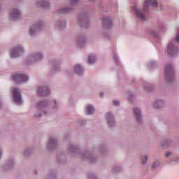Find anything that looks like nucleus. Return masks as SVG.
I'll list each match as a JSON object with an SVG mask.
<instances>
[{
  "instance_id": "obj_1",
  "label": "nucleus",
  "mask_w": 179,
  "mask_h": 179,
  "mask_svg": "<svg viewBox=\"0 0 179 179\" xmlns=\"http://www.w3.org/2000/svg\"><path fill=\"white\" fill-rule=\"evenodd\" d=\"M150 6H153V8H157V1L156 0H146L144 6V10H136V15L141 19V20H145L146 17L145 15H146V12L148 10V8H150Z\"/></svg>"
},
{
  "instance_id": "obj_2",
  "label": "nucleus",
  "mask_w": 179,
  "mask_h": 179,
  "mask_svg": "<svg viewBox=\"0 0 179 179\" xmlns=\"http://www.w3.org/2000/svg\"><path fill=\"white\" fill-rule=\"evenodd\" d=\"M165 78L168 80L174 78V71L173 70V66H171V64L165 66Z\"/></svg>"
},
{
  "instance_id": "obj_3",
  "label": "nucleus",
  "mask_w": 179,
  "mask_h": 179,
  "mask_svg": "<svg viewBox=\"0 0 179 179\" xmlns=\"http://www.w3.org/2000/svg\"><path fill=\"white\" fill-rule=\"evenodd\" d=\"M29 78L27 76L24 74H13V80L14 82L17 83H22L23 82H26Z\"/></svg>"
},
{
  "instance_id": "obj_4",
  "label": "nucleus",
  "mask_w": 179,
  "mask_h": 179,
  "mask_svg": "<svg viewBox=\"0 0 179 179\" xmlns=\"http://www.w3.org/2000/svg\"><path fill=\"white\" fill-rule=\"evenodd\" d=\"M20 54H23V48L19 46L15 49H13L10 52V55L11 58H16V57H19Z\"/></svg>"
},
{
  "instance_id": "obj_5",
  "label": "nucleus",
  "mask_w": 179,
  "mask_h": 179,
  "mask_svg": "<svg viewBox=\"0 0 179 179\" xmlns=\"http://www.w3.org/2000/svg\"><path fill=\"white\" fill-rule=\"evenodd\" d=\"M13 94L14 101L18 104H22V97L20 96V93H19V90L14 88L13 90Z\"/></svg>"
},
{
  "instance_id": "obj_6",
  "label": "nucleus",
  "mask_w": 179,
  "mask_h": 179,
  "mask_svg": "<svg viewBox=\"0 0 179 179\" xmlns=\"http://www.w3.org/2000/svg\"><path fill=\"white\" fill-rule=\"evenodd\" d=\"M168 54L171 56L176 55L178 52V48L173 43H169L168 45Z\"/></svg>"
},
{
  "instance_id": "obj_7",
  "label": "nucleus",
  "mask_w": 179,
  "mask_h": 179,
  "mask_svg": "<svg viewBox=\"0 0 179 179\" xmlns=\"http://www.w3.org/2000/svg\"><path fill=\"white\" fill-rule=\"evenodd\" d=\"M38 93L39 96H48L50 90L47 87H41L38 89Z\"/></svg>"
},
{
  "instance_id": "obj_8",
  "label": "nucleus",
  "mask_w": 179,
  "mask_h": 179,
  "mask_svg": "<svg viewBox=\"0 0 179 179\" xmlns=\"http://www.w3.org/2000/svg\"><path fill=\"white\" fill-rule=\"evenodd\" d=\"M22 14H20V11L18 10H13L10 14V17L13 20H17V19H20Z\"/></svg>"
},
{
  "instance_id": "obj_9",
  "label": "nucleus",
  "mask_w": 179,
  "mask_h": 179,
  "mask_svg": "<svg viewBox=\"0 0 179 179\" xmlns=\"http://www.w3.org/2000/svg\"><path fill=\"white\" fill-rule=\"evenodd\" d=\"M103 24L105 26L107 29H110V27L111 26V20L110 17H104L102 20Z\"/></svg>"
},
{
  "instance_id": "obj_10",
  "label": "nucleus",
  "mask_w": 179,
  "mask_h": 179,
  "mask_svg": "<svg viewBox=\"0 0 179 179\" xmlns=\"http://www.w3.org/2000/svg\"><path fill=\"white\" fill-rule=\"evenodd\" d=\"M74 71L76 73H78V75H80L83 72V68H82V66H80V64H77L75 66Z\"/></svg>"
},
{
  "instance_id": "obj_11",
  "label": "nucleus",
  "mask_w": 179,
  "mask_h": 179,
  "mask_svg": "<svg viewBox=\"0 0 179 179\" xmlns=\"http://www.w3.org/2000/svg\"><path fill=\"white\" fill-rule=\"evenodd\" d=\"M41 27V25L40 24H35L34 25V28H31L29 29V34H31V36H32V34L34 33V31H36V30H38V29H40Z\"/></svg>"
},
{
  "instance_id": "obj_12",
  "label": "nucleus",
  "mask_w": 179,
  "mask_h": 179,
  "mask_svg": "<svg viewBox=\"0 0 179 179\" xmlns=\"http://www.w3.org/2000/svg\"><path fill=\"white\" fill-rule=\"evenodd\" d=\"M85 111L88 115H90V114H93V113H94V108L90 105H88L86 106Z\"/></svg>"
},
{
  "instance_id": "obj_13",
  "label": "nucleus",
  "mask_w": 179,
  "mask_h": 179,
  "mask_svg": "<svg viewBox=\"0 0 179 179\" xmlns=\"http://www.w3.org/2000/svg\"><path fill=\"white\" fill-rule=\"evenodd\" d=\"M134 115L136 117V120L138 121L141 120V118H142V115H141V111L138 108H134Z\"/></svg>"
},
{
  "instance_id": "obj_14",
  "label": "nucleus",
  "mask_w": 179,
  "mask_h": 179,
  "mask_svg": "<svg viewBox=\"0 0 179 179\" xmlns=\"http://www.w3.org/2000/svg\"><path fill=\"white\" fill-rule=\"evenodd\" d=\"M87 62L88 64H94L96 62V57L94 55L89 56Z\"/></svg>"
},
{
  "instance_id": "obj_15",
  "label": "nucleus",
  "mask_w": 179,
  "mask_h": 179,
  "mask_svg": "<svg viewBox=\"0 0 179 179\" xmlns=\"http://www.w3.org/2000/svg\"><path fill=\"white\" fill-rule=\"evenodd\" d=\"M163 104V101H162V100H159V101H157L155 103V105H154V107H155V108H160V106H162Z\"/></svg>"
},
{
  "instance_id": "obj_16",
  "label": "nucleus",
  "mask_w": 179,
  "mask_h": 179,
  "mask_svg": "<svg viewBox=\"0 0 179 179\" xmlns=\"http://www.w3.org/2000/svg\"><path fill=\"white\" fill-rule=\"evenodd\" d=\"M106 118L108 120V124L109 125H111V122L114 124V120H110V118H111V113H108L106 114Z\"/></svg>"
},
{
  "instance_id": "obj_17",
  "label": "nucleus",
  "mask_w": 179,
  "mask_h": 179,
  "mask_svg": "<svg viewBox=\"0 0 179 179\" xmlns=\"http://www.w3.org/2000/svg\"><path fill=\"white\" fill-rule=\"evenodd\" d=\"M47 106V103H45V101H40L38 103V107H44Z\"/></svg>"
},
{
  "instance_id": "obj_18",
  "label": "nucleus",
  "mask_w": 179,
  "mask_h": 179,
  "mask_svg": "<svg viewBox=\"0 0 179 179\" xmlns=\"http://www.w3.org/2000/svg\"><path fill=\"white\" fill-rule=\"evenodd\" d=\"M35 59H36V61H38V59H41V58H43V56L41 55V54L38 53L34 56Z\"/></svg>"
},
{
  "instance_id": "obj_19",
  "label": "nucleus",
  "mask_w": 179,
  "mask_h": 179,
  "mask_svg": "<svg viewBox=\"0 0 179 179\" xmlns=\"http://www.w3.org/2000/svg\"><path fill=\"white\" fill-rule=\"evenodd\" d=\"M48 6H50V4L48 3H44L42 5V8H43V9H47V8H48Z\"/></svg>"
},
{
  "instance_id": "obj_20",
  "label": "nucleus",
  "mask_w": 179,
  "mask_h": 179,
  "mask_svg": "<svg viewBox=\"0 0 179 179\" xmlns=\"http://www.w3.org/2000/svg\"><path fill=\"white\" fill-rule=\"evenodd\" d=\"M78 0H71V5H76L78 3Z\"/></svg>"
},
{
  "instance_id": "obj_21",
  "label": "nucleus",
  "mask_w": 179,
  "mask_h": 179,
  "mask_svg": "<svg viewBox=\"0 0 179 179\" xmlns=\"http://www.w3.org/2000/svg\"><path fill=\"white\" fill-rule=\"evenodd\" d=\"M147 159H148L147 157H144L143 158H142V159H141L142 164H145V163H146V161H145V160H147Z\"/></svg>"
},
{
  "instance_id": "obj_22",
  "label": "nucleus",
  "mask_w": 179,
  "mask_h": 179,
  "mask_svg": "<svg viewBox=\"0 0 179 179\" xmlns=\"http://www.w3.org/2000/svg\"><path fill=\"white\" fill-rule=\"evenodd\" d=\"M113 104H114V106H119V105H120V101H113Z\"/></svg>"
},
{
  "instance_id": "obj_23",
  "label": "nucleus",
  "mask_w": 179,
  "mask_h": 179,
  "mask_svg": "<svg viewBox=\"0 0 179 179\" xmlns=\"http://www.w3.org/2000/svg\"><path fill=\"white\" fill-rule=\"evenodd\" d=\"M50 145H52V143H55V140L53 139V138H50Z\"/></svg>"
},
{
  "instance_id": "obj_24",
  "label": "nucleus",
  "mask_w": 179,
  "mask_h": 179,
  "mask_svg": "<svg viewBox=\"0 0 179 179\" xmlns=\"http://www.w3.org/2000/svg\"><path fill=\"white\" fill-rule=\"evenodd\" d=\"M158 164H159V163L155 162L154 164H153V166H152V170H155V167H156L157 166H158Z\"/></svg>"
},
{
  "instance_id": "obj_25",
  "label": "nucleus",
  "mask_w": 179,
  "mask_h": 179,
  "mask_svg": "<svg viewBox=\"0 0 179 179\" xmlns=\"http://www.w3.org/2000/svg\"><path fill=\"white\" fill-rule=\"evenodd\" d=\"M68 12V10L64 9L62 11H59V13H66Z\"/></svg>"
},
{
  "instance_id": "obj_26",
  "label": "nucleus",
  "mask_w": 179,
  "mask_h": 179,
  "mask_svg": "<svg viewBox=\"0 0 179 179\" xmlns=\"http://www.w3.org/2000/svg\"><path fill=\"white\" fill-rule=\"evenodd\" d=\"M176 41L177 43H179V35H177L176 37Z\"/></svg>"
},
{
  "instance_id": "obj_27",
  "label": "nucleus",
  "mask_w": 179,
  "mask_h": 179,
  "mask_svg": "<svg viewBox=\"0 0 179 179\" xmlns=\"http://www.w3.org/2000/svg\"><path fill=\"white\" fill-rule=\"evenodd\" d=\"M170 155H171V152H167V153L166 154V157H169L170 156Z\"/></svg>"
},
{
  "instance_id": "obj_28",
  "label": "nucleus",
  "mask_w": 179,
  "mask_h": 179,
  "mask_svg": "<svg viewBox=\"0 0 179 179\" xmlns=\"http://www.w3.org/2000/svg\"><path fill=\"white\" fill-rule=\"evenodd\" d=\"M101 97H103V93L100 94Z\"/></svg>"
},
{
  "instance_id": "obj_29",
  "label": "nucleus",
  "mask_w": 179,
  "mask_h": 179,
  "mask_svg": "<svg viewBox=\"0 0 179 179\" xmlns=\"http://www.w3.org/2000/svg\"><path fill=\"white\" fill-rule=\"evenodd\" d=\"M36 117H40V115H36Z\"/></svg>"
},
{
  "instance_id": "obj_30",
  "label": "nucleus",
  "mask_w": 179,
  "mask_h": 179,
  "mask_svg": "<svg viewBox=\"0 0 179 179\" xmlns=\"http://www.w3.org/2000/svg\"><path fill=\"white\" fill-rule=\"evenodd\" d=\"M55 104H57V102H56V101H55Z\"/></svg>"
},
{
  "instance_id": "obj_31",
  "label": "nucleus",
  "mask_w": 179,
  "mask_h": 179,
  "mask_svg": "<svg viewBox=\"0 0 179 179\" xmlns=\"http://www.w3.org/2000/svg\"><path fill=\"white\" fill-rule=\"evenodd\" d=\"M0 156H1V151H0Z\"/></svg>"
}]
</instances>
